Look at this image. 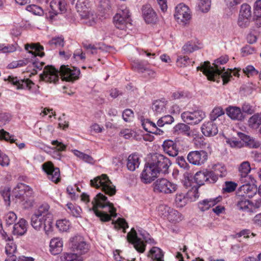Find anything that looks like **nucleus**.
Instances as JSON below:
<instances>
[{"mask_svg": "<svg viewBox=\"0 0 261 261\" xmlns=\"http://www.w3.org/2000/svg\"><path fill=\"white\" fill-rule=\"evenodd\" d=\"M8 242L5 247L6 253L7 255H14L16 251V245L14 243L13 239Z\"/></svg>", "mask_w": 261, "mask_h": 261, "instance_id": "obj_64", "label": "nucleus"}, {"mask_svg": "<svg viewBox=\"0 0 261 261\" xmlns=\"http://www.w3.org/2000/svg\"><path fill=\"white\" fill-rule=\"evenodd\" d=\"M70 249L77 255H81L88 253L90 248V244L87 242L85 238L77 235L70 239Z\"/></svg>", "mask_w": 261, "mask_h": 261, "instance_id": "obj_11", "label": "nucleus"}, {"mask_svg": "<svg viewBox=\"0 0 261 261\" xmlns=\"http://www.w3.org/2000/svg\"><path fill=\"white\" fill-rule=\"evenodd\" d=\"M140 164V159L137 153L135 152L128 155L127 159L126 167L130 171H134Z\"/></svg>", "mask_w": 261, "mask_h": 261, "instance_id": "obj_28", "label": "nucleus"}, {"mask_svg": "<svg viewBox=\"0 0 261 261\" xmlns=\"http://www.w3.org/2000/svg\"><path fill=\"white\" fill-rule=\"evenodd\" d=\"M228 56L225 55L221 56L214 61L213 65L214 66L217 79L219 78L221 70H225V68L224 67H222L221 65L226 64L228 61Z\"/></svg>", "mask_w": 261, "mask_h": 261, "instance_id": "obj_34", "label": "nucleus"}, {"mask_svg": "<svg viewBox=\"0 0 261 261\" xmlns=\"http://www.w3.org/2000/svg\"><path fill=\"white\" fill-rule=\"evenodd\" d=\"M226 143L232 148H241L243 147V143L241 141L237 140L236 138H227Z\"/></svg>", "mask_w": 261, "mask_h": 261, "instance_id": "obj_62", "label": "nucleus"}, {"mask_svg": "<svg viewBox=\"0 0 261 261\" xmlns=\"http://www.w3.org/2000/svg\"><path fill=\"white\" fill-rule=\"evenodd\" d=\"M175 18L178 21L185 22L191 18V12L189 8L184 3H180L175 8Z\"/></svg>", "mask_w": 261, "mask_h": 261, "instance_id": "obj_20", "label": "nucleus"}, {"mask_svg": "<svg viewBox=\"0 0 261 261\" xmlns=\"http://www.w3.org/2000/svg\"><path fill=\"white\" fill-rule=\"evenodd\" d=\"M66 11L64 0H52L50 3V9L45 13V18L53 23L57 20L60 14Z\"/></svg>", "mask_w": 261, "mask_h": 261, "instance_id": "obj_10", "label": "nucleus"}, {"mask_svg": "<svg viewBox=\"0 0 261 261\" xmlns=\"http://www.w3.org/2000/svg\"><path fill=\"white\" fill-rule=\"evenodd\" d=\"M171 165V162L167 157L160 153L153 154L145 164L140 176L141 181L149 184L154 181L160 173H169L168 169Z\"/></svg>", "mask_w": 261, "mask_h": 261, "instance_id": "obj_1", "label": "nucleus"}, {"mask_svg": "<svg viewBox=\"0 0 261 261\" xmlns=\"http://www.w3.org/2000/svg\"><path fill=\"white\" fill-rule=\"evenodd\" d=\"M238 136L241 139L240 141L243 143V147L246 146L250 148H256L259 147V144L257 142H255V140L251 138L249 136H248L242 132L238 133Z\"/></svg>", "mask_w": 261, "mask_h": 261, "instance_id": "obj_29", "label": "nucleus"}, {"mask_svg": "<svg viewBox=\"0 0 261 261\" xmlns=\"http://www.w3.org/2000/svg\"><path fill=\"white\" fill-rule=\"evenodd\" d=\"M249 197L245 195L240 192H236L234 197V202L237 208L243 212L250 211V204L251 201L249 200Z\"/></svg>", "mask_w": 261, "mask_h": 261, "instance_id": "obj_17", "label": "nucleus"}, {"mask_svg": "<svg viewBox=\"0 0 261 261\" xmlns=\"http://www.w3.org/2000/svg\"><path fill=\"white\" fill-rule=\"evenodd\" d=\"M28 223L27 221L21 218L19 221L13 226L12 233L14 235L21 236L24 235L27 231Z\"/></svg>", "mask_w": 261, "mask_h": 261, "instance_id": "obj_27", "label": "nucleus"}, {"mask_svg": "<svg viewBox=\"0 0 261 261\" xmlns=\"http://www.w3.org/2000/svg\"><path fill=\"white\" fill-rule=\"evenodd\" d=\"M50 206L44 203L39 206L38 210L35 212V214L45 218V223H46V229H49L50 227V224L53 223V215L49 212Z\"/></svg>", "mask_w": 261, "mask_h": 261, "instance_id": "obj_22", "label": "nucleus"}, {"mask_svg": "<svg viewBox=\"0 0 261 261\" xmlns=\"http://www.w3.org/2000/svg\"><path fill=\"white\" fill-rule=\"evenodd\" d=\"M239 15L245 16V17H247L252 19V16L251 6L246 3L242 4L241 6Z\"/></svg>", "mask_w": 261, "mask_h": 261, "instance_id": "obj_52", "label": "nucleus"}, {"mask_svg": "<svg viewBox=\"0 0 261 261\" xmlns=\"http://www.w3.org/2000/svg\"><path fill=\"white\" fill-rule=\"evenodd\" d=\"M226 113L229 118L234 120L243 121L245 117L241 109L238 107L229 106L226 109Z\"/></svg>", "mask_w": 261, "mask_h": 261, "instance_id": "obj_26", "label": "nucleus"}, {"mask_svg": "<svg viewBox=\"0 0 261 261\" xmlns=\"http://www.w3.org/2000/svg\"><path fill=\"white\" fill-rule=\"evenodd\" d=\"M205 178L206 175L205 171L197 172L194 177V179L197 185L193 186V187H197L199 188L200 186L203 185L204 182L207 181Z\"/></svg>", "mask_w": 261, "mask_h": 261, "instance_id": "obj_46", "label": "nucleus"}, {"mask_svg": "<svg viewBox=\"0 0 261 261\" xmlns=\"http://www.w3.org/2000/svg\"><path fill=\"white\" fill-rule=\"evenodd\" d=\"M0 139L5 140L6 141L9 142L11 143H15L17 139L13 135H11L9 133L6 132L4 129L0 130Z\"/></svg>", "mask_w": 261, "mask_h": 261, "instance_id": "obj_53", "label": "nucleus"}, {"mask_svg": "<svg viewBox=\"0 0 261 261\" xmlns=\"http://www.w3.org/2000/svg\"><path fill=\"white\" fill-rule=\"evenodd\" d=\"M199 49L198 46L192 41L187 42L182 48L183 53L190 54Z\"/></svg>", "mask_w": 261, "mask_h": 261, "instance_id": "obj_48", "label": "nucleus"}, {"mask_svg": "<svg viewBox=\"0 0 261 261\" xmlns=\"http://www.w3.org/2000/svg\"><path fill=\"white\" fill-rule=\"evenodd\" d=\"M211 5V0H199L198 8L202 12L206 13L210 10Z\"/></svg>", "mask_w": 261, "mask_h": 261, "instance_id": "obj_59", "label": "nucleus"}, {"mask_svg": "<svg viewBox=\"0 0 261 261\" xmlns=\"http://www.w3.org/2000/svg\"><path fill=\"white\" fill-rule=\"evenodd\" d=\"M251 21V18L245 17V16L239 14L237 23L240 28H246L249 25Z\"/></svg>", "mask_w": 261, "mask_h": 261, "instance_id": "obj_61", "label": "nucleus"}, {"mask_svg": "<svg viewBox=\"0 0 261 261\" xmlns=\"http://www.w3.org/2000/svg\"><path fill=\"white\" fill-rule=\"evenodd\" d=\"M129 12L125 9L117 13L113 17V23L118 29L125 30L128 25H131Z\"/></svg>", "mask_w": 261, "mask_h": 261, "instance_id": "obj_13", "label": "nucleus"}, {"mask_svg": "<svg viewBox=\"0 0 261 261\" xmlns=\"http://www.w3.org/2000/svg\"><path fill=\"white\" fill-rule=\"evenodd\" d=\"M167 219L169 221L172 223H177L182 220V215L177 210H175L172 208H171V210L169 211Z\"/></svg>", "mask_w": 261, "mask_h": 261, "instance_id": "obj_38", "label": "nucleus"}, {"mask_svg": "<svg viewBox=\"0 0 261 261\" xmlns=\"http://www.w3.org/2000/svg\"><path fill=\"white\" fill-rule=\"evenodd\" d=\"M222 199V197L221 196L214 198L205 199L198 202V207L200 211L205 212L216 205Z\"/></svg>", "mask_w": 261, "mask_h": 261, "instance_id": "obj_24", "label": "nucleus"}, {"mask_svg": "<svg viewBox=\"0 0 261 261\" xmlns=\"http://www.w3.org/2000/svg\"><path fill=\"white\" fill-rule=\"evenodd\" d=\"M91 204L92 207L89 208V211L93 212L101 222H109L112 218H116L117 216L114 204L108 200L107 196L101 193L96 194Z\"/></svg>", "mask_w": 261, "mask_h": 261, "instance_id": "obj_3", "label": "nucleus"}, {"mask_svg": "<svg viewBox=\"0 0 261 261\" xmlns=\"http://www.w3.org/2000/svg\"><path fill=\"white\" fill-rule=\"evenodd\" d=\"M152 187L154 192L165 194H172L178 189L177 185L165 178L157 179L153 183Z\"/></svg>", "mask_w": 261, "mask_h": 261, "instance_id": "obj_8", "label": "nucleus"}, {"mask_svg": "<svg viewBox=\"0 0 261 261\" xmlns=\"http://www.w3.org/2000/svg\"><path fill=\"white\" fill-rule=\"evenodd\" d=\"M187 158L190 164L200 166L207 161L208 154L203 150L191 151L188 154Z\"/></svg>", "mask_w": 261, "mask_h": 261, "instance_id": "obj_15", "label": "nucleus"}, {"mask_svg": "<svg viewBox=\"0 0 261 261\" xmlns=\"http://www.w3.org/2000/svg\"><path fill=\"white\" fill-rule=\"evenodd\" d=\"M213 169L218 175V176L220 177H225L227 174L226 168L222 164L218 163L215 164L213 166Z\"/></svg>", "mask_w": 261, "mask_h": 261, "instance_id": "obj_45", "label": "nucleus"}, {"mask_svg": "<svg viewBox=\"0 0 261 261\" xmlns=\"http://www.w3.org/2000/svg\"><path fill=\"white\" fill-rule=\"evenodd\" d=\"M91 187L101 189L106 194L112 196L116 193V187L113 185L107 174H102L90 180Z\"/></svg>", "mask_w": 261, "mask_h": 261, "instance_id": "obj_6", "label": "nucleus"}, {"mask_svg": "<svg viewBox=\"0 0 261 261\" xmlns=\"http://www.w3.org/2000/svg\"><path fill=\"white\" fill-rule=\"evenodd\" d=\"M50 252L54 255L60 254L63 250V241L60 238L51 240L49 244Z\"/></svg>", "mask_w": 261, "mask_h": 261, "instance_id": "obj_30", "label": "nucleus"}, {"mask_svg": "<svg viewBox=\"0 0 261 261\" xmlns=\"http://www.w3.org/2000/svg\"><path fill=\"white\" fill-rule=\"evenodd\" d=\"M190 97V93L186 90H177L172 94L173 99H180Z\"/></svg>", "mask_w": 261, "mask_h": 261, "instance_id": "obj_55", "label": "nucleus"}, {"mask_svg": "<svg viewBox=\"0 0 261 261\" xmlns=\"http://www.w3.org/2000/svg\"><path fill=\"white\" fill-rule=\"evenodd\" d=\"M232 70L228 68L227 70L225 69V70H221V72L220 73V75H221V77L223 81V84L226 85L231 80L232 77Z\"/></svg>", "mask_w": 261, "mask_h": 261, "instance_id": "obj_54", "label": "nucleus"}, {"mask_svg": "<svg viewBox=\"0 0 261 261\" xmlns=\"http://www.w3.org/2000/svg\"><path fill=\"white\" fill-rule=\"evenodd\" d=\"M225 112L221 107H215L210 114V121H215L220 116L224 115Z\"/></svg>", "mask_w": 261, "mask_h": 261, "instance_id": "obj_49", "label": "nucleus"}, {"mask_svg": "<svg viewBox=\"0 0 261 261\" xmlns=\"http://www.w3.org/2000/svg\"><path fill=\"white\" fill-rule=\"evenodd\" d=\"M59 73L64 80L73 82L79 79L81 71L80 69L75 67H69L68 65H61L59 70L51 65H47L40 76L41 80L46 82L56 84L59 81Z\"/></svg>", "mask_w": 261, "mask_h": 261, "instance_id": "obj_2", "label": "nucleus"}, {"mask_svg": "<svg viewBox=\"0 0 261 261\" xmlns=\"http://www.w3.org/2000/svg\"><path fill=\"white\" fill-rule=\"evenodd\" d=\"M48 43L52 48H60L65 45L64 38L63 36H56L53 37Z\"/></svg>", "mask_w": 261, "mask_h": 261, "instance_id": "obj_36", "label": "nucleus"}, {"mask_svg": "<svg viewBox=\"0 0 261 261\" xmlns=\"http://www.w3.org/2000/svg\"><path fill=\"white\" fill-rule=\"evenodd\" d=\"M111 8V2L110 0H101L100 1L99 9L100 11L103 13H107Z\"/></svg>", "mask_w": 261, "mask_h": 261, "instance_id": "obj_63", "label": "nucleus"}, {"mask_svg": "<svg viewBox=\"0 0 261 261\" xmlns=\"http://www.w3.org/2000/svg\"><path fill=\"white\" fill-rule=\"evenodd\" d=\"M60 261H82V259L76 253H66L61 256Z\"/></svg>", "mask_w": 261, "mask_h": 261, "instance_id": "obj_51", "label": "nucleus"}, {"mask_svg": "<svg viewBox=\"0 0 261 261\" xmlns=\"http://www.w3.org/2000/svg\"><path fill=\"white\" fill-rule=\"evenodd\" d=\"M139 234L142 237L144 241L139 238L137 232L134 228H132L127 234L128 242L133 245L135 249L139 253H143L145 251L146 243L155 245L157 242L151 237L146 230L140 228L138 230Z\"/></svg>", "mask_w": 261, "mask_h": 261, "instance_id": "obj_4", "label": "nucleus"}, {"mask_svg": "<svg viewBox=\"0 0 261 261\" xmlns=\"http://www.w3.org/2000/svg\"><path fill=\"white\" fill-rule=\"evenodd\" d=\"M46 223H45V218L38 216V215L34 213L31 218V224L32 226L36 230H40L43 229L45 233L48 234L50 232L53 231V223L50 224V227L49 229H46Z\"/></svg>", "mask_w": 261, "mask_h": 261, "instance_id": "obj_21", "label": "nucleus"}, {"mask_svg": "<svg viewBox=\"0 0 261 261\" xmlns=\"http://www.w3.org/2000/svg\"><path fill=\"white\" fill-rule=\"evenodd\" d=\"M167 101L165 99L161 100H156L154 101L152 104V109L156 113H161L164 112L166 109Z\"/></svg>", "mask_w": 261, "mask_h": 261, "instance_id": "obj_42", "label": "nucleus"}, {"mask_svg": "<svg viewBox=\"0 0 261 261\" xmlns=\"http://www.w3.org/2000/svg\"><path fill=\"white\" fill-rule=\"evenodd\" d=\"M147 256L152 261H164V252L158 247H152L148 252Z\"/></svg>", "mask_w": 261, "mask_h": 261, "instance_id": "obj_33", "label": "nucleus"}, {"mask_svg": "<svg viewBox=\"0 0 261 261\" xmlns=\"http://www.w3.org/2000/svg\"><path fill=\"white\" fill-rule=\"evenodd\" d=\"M9 83L16 87L17 90H28L31 93H36L39 87L29 79H21L17 76H9Z\"/></svg>", "mask_w": 261, "mask_h": 261, "instance_id": "obj_9", "label": "nucleus"}, {"mask_svg": "<svg viewBox=\"0 0 261 261\" xmlns=\"http://www.w3.org/2000/svg\"><path fill=\"white\" fill-rule=\"evenodd\" d=\"M162 147L164 151L169 156L175 157L179 152V147L176 141L167 139L163 142Z\"/></svg>", "mask_w": 261, "mask_h": 261, "instance_id": "obj_23", "label": "nucleus"}, {"mask_svg": "<svg viewBox=\"0 0 261 261\" xmlns=\"http://www.w3.org/2000/svg\"><path fill=\"white\" fill-rule=\"evenodd\" d=\"M56 226L60 231L66 232L69 229L71 223L66 219L59 220L57 221Z\"/></svg>", "mask_w": 261, "mask_h": 261, "instance_id": "obj_50", "label": "nucleus"}, {"mask_svg": "<svg viewBox=\"0 0 261 261\" xmlns=\"http://www.w3.org/2000/svg\"><path fill=\"white\" fill-rule=\"evenodd\" d=\"M72 151L75 156L78 157L81 160H82L85 162L89 164L94 163V160L91 155L86 154L76 149H74Z\"/></svg>", "mask_w": 261, "mask_h": 261, "instance_id": "obj_47", "label": "nucleus"}, {"mask_svg": "<svg viewBox=\"0 0 261 261\" xmlns=\"http://www.w3.org/2000/svg\"><path fill=\"white\" fill-rule=\"evenodd\" d=\"M66 206L68 210V213L70 214L72 216L75 218H81L82 210L81 208L76 205H74L71 202H69L66 204Z\"/></svg>", "mask_w": 261, "mask_h": 261, "instance_id": "obj_37", "label": "nucleus"}, {"mask_svg": "<svg viewBox=\"0 0 261 261\" xmlns=\"http://www.w3.org/2000/svg\"><path fill=\"white\" fill-rule=\"evenodd\" d=\"M252 19L257 27H261V0H257L254 3Z\"/></svg>", "mask_w": 261, "mask_h": 261, "instance_id": "obj_35", "label": "nucleus"}, {"mask_svg": "<svg viewBox=\"0 0 261 261\" xmlns=\"http://www.w3.org/2000/svg\"><path fill=\"white\" fill-rule=\"evenodd\" d=\"M0 194L3 198L5 204L6 205H10L11 188L8 187H1L0 188Z\"/></svg>", "mask_w": 261, "mask_h": 261, "instance_id": "obj_44", "label": "nucleus"}, {"mask_svg": "<svg viewBox=\"0 0 261 261\" xmlns=\"http://www.w3.org/2000/svg\"><path fill=\"white\" fill-rule=\"evenodd\" d=\"M25 49L31 55L30 63H32V66L39 70H41L44 63L40 62L36 57H43L45 55L44 53L42 51L44 49L43 46L39 43H32L25 44Z\"/></svg>", "mask_w": 261, "mask_h": 261, "instance_id": "obj_7", "label": "nucleus"}, {"mask_svg": "<svg viewBox=\"0 0 261 261\" xmlns=\"http://www.w3.org/2000/svg\"><path fill=\"white\" fill-rule=\"evenodd\" d=\"M26 10L34 15L41 16L43 14V9L36 5L32 4L27 6Z\"/></svg>", "mask_w": 261, "mask_h": 261, "instance_id": "obj_56", "label": "nucleus"}, {"mask_svg": "<svg viewBox=\"0 0 261 261\" xmlns=\"http://www.w3.org/2000/svg\"><path fill=\"white\" fill-rule=\"evenodd\" d=\"M237 184L233 181H225V187H223L222 189V193H231L234 191L237 187Z\"/></svg>", "mask_w": 261, "mask_h": 261, "instance_id": "obj_57", "label": "nucleus"}, {"mask_svg": "<svg viewBox=\"0 0 261 261\" xmlns=\"http://www.w3.org/2000/svg\"><path fill=\"white\" fill-rule=\"evenodd\" d=\"M205 175L207 182L214 184L217 182L218 179V175L214 172V170H206Z\"/></svg>", "mask_w": 261, "mask_h": 261, "instance_id": "obj_58", "label": "nucleus"}, {"mask_svg": "<svg viewBox=\"0 0 261 261\" xmlns=\"http://www.w3.org/2000/svg\"><path fill=\"white\" fill-rule=\"evenodd\" d=\"M12 197L23 205L24 208L28 209L33 206L34 199L32 189L23 183H18L12 191Z\"/></svg>", "mask_w": 261, "mask_h": 261, "instance_id": "obj_5", "label": "nucleus"}, {"mask_svg": "<svg viewBox=\"0 0 261 261\" xmlns=\"http://www.w3.org/2000/svg\"><path fill=\"white\" fill-rule=\"evenodd\" d=\"M141 11L142 17L146 23L154 24L158 22L157 13L150 5H143Z\"/></svg>", "mask_w": 261, "mask_h": 261, "instance_id": "obj_19", "label": "nucleus"}, {"mask_svg": "<svg viewBox=\"0 0 261 261\" xmlns=\"http://www.w3.org/2000/svg\"><path fill=\"white\" fill-rule=\"evenodd\" d=\"M202 134L206 137L214 136L218 134V129L216 124L213 121L204 122L201 127Z\"/></svg>", "mask_w": 261, "mask_h": 261, "instance_id": "obj_25", "label": "nucleus"}, {"mask_svg": "<svg viewBox=\"0 0 261 261\" xmlns=\"http://www.w3.org/2000/svg\"><path fill=\"white\" fill-rule=\"evenodd\" d=\"M199 196L198 187H192L191 189L186 194L177 193L175 198V203L177 207H182L186 205L189 198L191 200H195Z\"/></svg>", "mask_w": 261, "mask_h": 261, "instance_id": "obj_12", "label": "nucleus"}, {"mask_svg": "<svg viewBox=\"0 0 261 261\" xmlns=\"http://www.w3.org/2000/svg\"><path fill=\"white\" fill-rule=\"evenodd\" d=\"M112 224L115 230L122 229L123 232H125L126 229L128 227L127 223L123 218H119L116 221H113Z\"/></svg>", "mask_w": 261, "mask_h": 261, "instance_id": "obj_43", "label": "nucleus"}, {"mask_svg": "<svg viewBox=\"0 0 261 261\" xmlns=\"http://www.w3.org/2000/svg\"><path fill=\"white\" fill-rule=\"evenodd\" d=\"M203 73L207 77L208 80L215 81L217 79L216 74L214 66H211L209 61H205L201 65Z\"/></svg>", "mask_w": 261, "mask_h": 261, "instance_id": "obj_32", "label": "nucleus"}, {"mask_svg": "<svg viewBox=\"0 0 261 261\" xmlns=\"http://www.w3.org/2000/svg\"><path fill=\"white\" fill-rule=\"evenodd\" d=\"M149 65V63L147 61L145 60H136L133 63V67L137 69L139 72L141 73H144L145 72V70L147 68V66Z\"/></svg>", "mask_w": 261, "mask_h": 261, "instance_id": "obj_39", "label": "nucleus"}, {"mask_svg": "<svg viewBox=\"0 0 261 261\" xmlns=\"http://www.w3.org/2000/svg\"><path fill=\"white\" fill-rule=\"evenodd\" d=\"M249 125L252 128H257L261 124V113L254 114L248 120Z\"/></svg>", "mask_w": 261, "mask_h": 261, "instance_id": "obj_41", "label": "nucleus"}, {"mask_svg": "<svg viewBox=\"0 0 261 261\" xmlns=\"http://www.w3.org/2000/svg\"><path fill=\"white\" fill-rule=\"evenodd\" d=\"M205 117V113L200 110L193 112L186 111L181 115V117L185 122L192 125L199 123Z\"/></svg>", "mask_w": 261, "mask_h": 261, "instance_id": "obj_14", "label": "nucleus"}, {"mask_svg": "<svg viewBox=\"0 0 261 261\" xmlns=\"http://www.w3.org/2000/svg\"><path fill=\"white\" fill-rule=\"evenodd\" d=\"M42 167L49 180L55 183H58L60 181V169L58 167H55L51 162L44 163L42 164Z\"/></svg>", "mask_w": 261, "mask_h": 261, "instance_id": "obj_16", "label": "nucleus"}, {"mask_svg": "<svg viewBox=\"0 0 261 261\" xmlns=\"http://www.w3.org/2000/svg\"><path fill=\"white\" fill-rule=\"evenodd\" d=\"M240 181L243 184L240 186L237 192H240V193H243L250 198H252L257 191V186L254 184L255 179L253 178Z\"/></svg>", "mask_w": 261, "mask_h": 261, "instance_id": "obj_18", "label": "nucleus"}, {"mask_svg": "<svg viewBox=\"0 0 261 261\" xmlns=\"http://www.w3.org/2000/svg\"><path fill=\"white\" fill-rule=\"evenodd\" d=\"M250 170L251 167L249 163L247 161L243 162L239 167V172L240 173V180L253 179L252 175H248Z\"/></svg>", "mask_w": 261, "mask_h": 261, "instance_id": "obj_31", "label": "nucleus"}, {"mask_svg": "<svg viewBox=\"0 0 261 261\" xmlns=\"http://www.w3.org/2000/svg\"><path fill=\"white\" fill-rule=\"evenodd\" d=\"M190 126L185 123H178L174 127V132L178 134H182L187 136H190Z\"/></svg>", "mask_w": 261, "mask_h": 261, "instance_id": "obj_40", "label": "nucleus"}, {"mask_svg": "<svg viewBox=\"0 0 261 261\" xmlns=\"http://www.w3.org/2000/svg\"><path fill=\"white\" fill-rule=\"evenodd\" d=\"M191 63L190 58L188 56H178L176 59V65L179 67H185Z\"/></svg>", "mask_w": 261, "mask_h": 261, "instance_id": "obj_60", "label": "nucleus"}]
</instances>
